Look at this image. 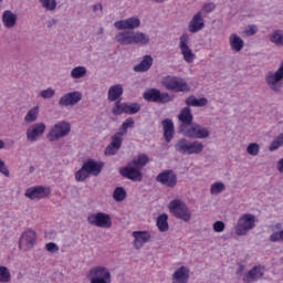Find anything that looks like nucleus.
<instances>
[{"label":"nucleus","instance_id":"f704fd0d","mask_svg":"<svg viewBox=\"0 0 283 283\" xmlns=\"http://www.w3.org/2000/svg\"><path fill=\"white\" fill-rule=\"evenodd\" d=\"M39 119V106H34L33 108L29 109L27 115L24 116V123L32 124L36 123Z\"/></svg>","mask_w":283,"mask_h":283},{"label":"nucleus","instance_id":"ea45409f","mask_svg":"<svg viewBox=\"0 0 283 283\" xmlns=\"http://www.w3.org/2000/svg\"><path fill=\"white\" fill-rule=\"evenodd\" d=\"M280 147H283V133L279 134L270 144L269 151H277Z\"/></svg>","mask_w":283,"mask_h":283},{"label":"nucleus","instance_id":"a878e982","mask_svg":"<svg viewBox=\"0 0 283 283\" xmlns=\"http://www.w3.org/2000/svg\"><path fill=\"white\" fill-rule=\"evenodd\" d=\"M149 35L145 32L133 31V45H139L140 48H145L149 45Z\"/></svg>","mask_w":283,"mask_h":283},{"label":"nucleus","instance_id":"bf43d9fd","mask_svg":"<svg viewBox=\"0 0 283 283\" xmlns=\"http://www.w3.org/2000/svg\"><path fill=\"white\" fill-rule=\"evenodd\" d=\"M56 23H59V20L52 18L51 20L46 21V28L49 30H51V28H54V25H56Z\"/></svg>","mask_w":283,"mask_h":283},{"label":"nucleus","instance_id":"052dcab7","mask_svg":"<svg viewBox=\"0 0 283 283\" xmlns=\"http://www.w3.org/2000/svg\"><path fill=\"white\" fill-rule=\"evenodd\" d=\"M276 169L280 174H283V158L276 163Z\"/></svg>","mask_w":283,"mask_h":283},{"label":"nucleus","instance_id":"0eeeda50","mask_svg":"<svg viewBox=\"0 0 283 283\" xmlns=\"http://www.w3.org/2000/svg\"><path fill=\"white\" fill-rule=\"evenodd\" d=\"M163 85L169 92H189L191 90L185 80L171 75L164 77Z\"/></svg>","mask_w":283,"mask_h":283},{"label":"nucleus","instance_id":"6e6552de","mask_svg":"<svg viewBox=\"0 0 283 283\" xmlns=\"http://www.w3.org/2000/svg\"><path fill=\"white\" fill-rule=\"evenodd\" d=\"M252 229H255V216L251 213L241 216L234 227L237 235H247Z\"/></svg>","mask_w":283,"mask_h":283},{"label":"nucleus","instance_id":"3c124183","mask_svg":"<svg viewBox=\"0 0 283 283\" xmlns=\"http://www.w3.org/2000/svg\"><path fill=\"white\" fill-rule=\"evenodd\" d=\"M54 94H56V91H54V88L52 87H49L46 90L41 91L39 96H41V98H52Z\"/></svg>","mask_w":283,"mask_h":283},{"label":"nucleus","instance_id":"a211bd4d","mask_svg":"<svg viewBox=\"0 0 283 283\" xmlns=\"http://www.w3.org/2000/svg\"><path fill=\"white\" fill-rule=\"evenodd\" d=\"M82 98L83 94L78 91L66 93L59 99V105L62 107H72L78 104Z\"/></svg>","mask_w":283,"mask_h":283},{"label":"nucleus","instance_id":"7c9ffc66","mask_svg":"<svg viewBox=\"0 0 283 283\" xmlns=\"http://www.w3.org/2000/svg\"><path fill=\"white\" fill-rule=\"evenodd\" d=\"M2 23L4 28H14L17 25V14L11 10H6L2 14Z\"/></svg>","mask_w":283,"mask_h":283},{"label":"nucleus","instance_id":"7ed1b4c3","mask_svg":"<svg viewBox=\"0 0 283 283\" xmlns=\"http://www.w3.org/2000/svg\"><path fill=\"white\" fill-rule=\"evenodd\" d=\"M168 209L178 220H182L184 222H189V220H191V211L182 200L175 199L170 201Z\"/></svg>","mask_w":283,"mask_h":283},{"label":"nucleus","instance_id":"a19ab883","mask_svg":"<svg viewBox=\"0 0 283 283\" xmlns=\"http://www.w3.org/2000/svg\"><path fill=\"white\" fill-rule=\"evenodd\" d=\"M226 189H227V187L224 186L223 182L217 181L211 185L210 193H211V196H218V193H222V191H224Z\"/></svg>","mask_w":283,"mask_h":283},{"label":"nucleus","instance_id":"f03ea898","mask_svg":"<svg viewBox=\"0 0 283 283\" xmlns=\"http://www.w3.org/2000/svg\"><path fill=\"white\" fill-rule=\"evenodd\" d=\"M179 132L186 138H195V139H205L209 138V129L207 127H202L200 124L191 123L188 126H179Z\"/></svg>","mask_w":283,"mask_h":283},{"label":"nucleus","instance_id":"338daca9","mask_svg":"<svg viewBox=\"0 0 283 283\" xmlns=\"http://www.w3.org/2000/svg\"><path fill=\"white\" fill-rule=\"evenodd\" d=\"M29 172H30V174H34V166H30V167H29Z\"/></svg>","mask_w":283,"mask_h":283},{"label":"nucleus","instance_id":"423d86ee","mask_svg":"<svg viewBox=\"0 0 283 283\" xmlns=\"http://www.w3.org/2000/svg\"><path fill=\"white\" fill-rule=\"evenodd\" d=\"M72 132V126L67 122H59L52 126L50 132L46 134V138L50 143H55L60 138H65Z\"/></svg>","mask_w":283,"mask_h":283},{"label":"nucleus","instance_id":"5fc2aeb1","mask_svg":"<svg viewBox=\"0 0 283 283\" xmlns=\"http://www.w3.org/2000/svg\"><path fill=\"white\" fill-rule=\"evenodd\" d=\"M0 174L2 176H6V178H10V170H8V167L6 166V161L0 158Z\"/></svg>","mask_w":283,"mask_h":283},{"label":"nucleus","instance_id":"0e129e2a","mask_svg":"<svg viewBox=\"0 0 283 283\" xmlns=\"http://www.w3.org/2000/svg\"><path fill=\"white\" fill-rule=\"evenodd\" d=\"M105 33V29L103 27H101L98 30H97V34L101 35V34H104Z\"/></svg>","mask_w":283,"mask_h":283},{"label":"nucleus","instance_id":"393cba45","mask_svg":"<svg viewBox=\"0 0 283 283\" xmlns=\"http://www.w3.org/2000/svg\"><path fill=\"white\" fill-rule=\"evenodd\" d=\"M189 282V268L180 266L172 274V283H188Z\"/></svg>","mask_w":283,"mask_h":283},{"label":"nucleus","instance_id":"f3484780","mask_svg":"<svg viewBox=\"0 0 283 283\" xmlns=\"http://www.w3.org/2000/svg\"><path fill=\"white\" fill-rule=\"evenodd\" d=\"M123 136L125 133H116L112 137L111 144L105 148V156H116L120 147H123Z\"/></svg>","mask_w":283,"mask_h":283},{"label":"nucleus","instance_id":"8fccbe9b","mask_svg":"<svg viewBox=\"0 0 283 283\" xmlns=\"http://www.w3.org/2000/svg\"><path fill=\"white\" fill-rule=\"evenodd\" d=\"M130 127H134V118L129 117L127 118L120 126V130L119 133L122 134H127V130L130 128Z\"/></svg>","mask_w":283,"mask_h":283},{"label":"nucleus","instance_id":"58836bf2","mask_svg":"<svg viewBox=\"0 0 283 283\" xmlns=\"http://www.w3.org/2000/svg\"><path fill=\"white\" fill-rule=\"evenodd\" d=\"M127 198V191L123 187L115 188L113 192V199L115 202H123Z\"/></svg>","mask_w":283,"mask_h":283},{"label":"nucleus","instance_id":"79ce46f5","mask_svg":"<svg viewBox=\"0 0 283 283\" xmlns=\"http://www.w3.org/2000/svg\"><path fill=\"white\" fill-rule=\"evenodd\" d=\"M10 280H12L10 270L3 265H0V283H8Z\"/></svg>","mask_w":283,"mask_h":283},{"label":"nucleus","instance_id":"20e7f679","mask_svg":"<svg viewBox=\"0 0 283 283\" xmlns=\"http://www.w3.org/2000/svg\"><path fill=\"white\" fill-rule=\"evenodd\" d=\"M87 280L90 283H112V273L103 265L93 266L88 270Z\"/></svg>","mask_w":283,"mask_h":283},{"label":"nucleus","instance_id":"9d476101","mask_svg":"<svg viewBox=\"0 0 283 283\" xmlns=\"http://www.w3.org/2000/svg\"><path fill=\"white\" fill-rule=\"evenodd\" d=\"M45 129H48V126H45V123L43 122L32 124L25 132L27 142L36 143V140L45 134Z\"/></svg>","mask_w":283,"mask_h":283},{"label":"nucleus","instance_id":"37998d69","mask_svg":"<svg viewBox=\"0 0 283 283\" xmlns=\"http://www.w3.org/2000/svg\"><path fill=\"white\" fill-rule=\"evenodd\" d=\"M87 178H90V172H87L85 166H82V168L75 172V180L77 182H84Z\"/></svg>","mask_w":283,"mask_h":283},{"label":"nucleus","instance_id":"aec40b11","mask_svg":"<svg viewBox=\"0 0 283 283\" xmlns=\"http://www.w3.org/2000/svg\"><path fill=\"white\" fill-rule=\"evenodd\" d=\"M205 28V17L202 13H196L192 19L190 20L188 24V31L191 32V34H197V32H200Z\"/></svg>","mask_w":283,"mask_h":283},{"label":"nucleus","instance_id":"dca6fc26","mask_svg":"<svg viewBox=\"0 0 283 283\" xmlns=\"http://www.w3.org/2000/svg\"><path fill=\"white\" fill-rule=\"evenodd\" d=\"M116 30H138L140 28V19L138 17H130L124 20H118L114 23Z\"/></svg>","mask_w":283,"mask_h":283},{"label":"nucleus","instance_id":"6e6d98bb","mask_svg":"<svg viewBox=\"0 0 283 283\" xmlns=\"http://www.w3.org/2000/svg\"><path fill=\"white\" fill-rule=\"evenodd\" d=\"M45 249L49 251V253H56V251H59V245H56L54 242H50L46 243Z\"/></svg>","mask_w":283,"mask_h":283},{"label":"nucleus","instance_id":"c85d7f7f","mask_svg":"<svg viewBox=\"0 0 283 283\" xmlns=\"http://www.w3.org/2000/svg\"><path fill=\"white\" fill-rule=\"evenodd\" d=\"M229 43H230V48L231 50H233V52H242L243 48H244V40H242V38H240V35L232 33L229 36Z\"/></svg>","mask_w":283,"mask_h":283},{"label":"nucleus","instance_id":"412c9836","mask_svg":"<svg viewBox=\"0 0 283 283\" xmlns=\"http://www.w3.org/2000/svg\"><path fill=\"white\" fill-rule=\"evenodd\" d=\"M84 169L88 172V176H98L103 171L104 164L94 159H88L83 163Z\"/></svg>","mask_w":283,"mask_h":283},{"label":"nucleus","instance_id":"1a4fd4ad","mask_svg":"<svg viewBox=\"0 0 283 283\" xmlns=\"http://www.w3.org/2000/svg\"><path fill=\"white\" fill-rule=\"evenodd\" d=\"M88 224L99 229H112V217L105 212L92 213L87 217Z\"/></svg>","mask_w":283,"mask_h":283},{"label":"nucleus","instance_id":"b1692460","mask_svg":"<svg viewBox=\"0 0 283 283\" xmlns=\"http://www.w3.org/2000/svg\"><path fill=\"white\" fill-rule=\"evenodd\" d=\"M163 129H164V138L166 143H169L176 136V130L174 127V120L166 118L161 122Z\"/></svg>","mask_w":283,"mask_h":283},{"label":"nucleus","instance_id":"864d4df0","mask_svg":"<svg viewBox=\"0 0 283 283\" xmlns=\"http://www.w3.org/2000/svg\"><path fill=\"white\" fill-rule=\"evenodd\" d=\"M224 223L222 221H216L213 224H212V229L216 233H222V231H224Z\"/></svg>","mask_w":283,"mask_h":283},{"label":"nucleus","instance_id":"5701e85b","mask_svg":"<svg viewBox=\"0 0 283 283\" xmlns=\"http://www.w3.org/2000/svg\"><path fill=\"white\" fill-rule=\"evenodd\" d=\"M178 120L181 123L179 127H188V125L193 123V114H191V108L189 106H186L180 111Z\"/></svg>","mask_w":283,"mask_h":283},{"label":"nucleus","instance_id":"4be33fe9","mask_svg":"<svg viewBox=\"0 0 283 283\" xmlns=\"http://www.w3.org/2000/svg\"><path fill=\"white\" fill-rule=\"evenodd\" d=\"M115 41L119 45H134V31H120L115 35Z\"/></svg>","mask_w":283,"mask_h":283},{"label":"nucleus","instance_id":"c9c22d12","mask_svg":"<svg viewBox=\"0 0 283 283\" xmlns=\"http://www.w3.org/2000/svg\"><path fill=\"white\" fill-rule=\"evenodd\" d=\"M167 220H169L167 213H163L157 218V227L159 231H161V233L169 231V223L167 222Z\"/></svg>","mask_w":283,"mask_h":283},{"label":"nucleus","instance_id":"9b49d317","mask_svg":"<svg viewBox=\"0 0 283 283\" xmlns=\"http://www.w3.org/2000/svg\"><path fill=\"white\" fill-rule=\"evenodd\" d=\"M156 182H159V185L168 187L169 189H174V187L178 185V176L174 170L167 169L157 175Z\"/></svg>","mask_w":283,"mask_h":283},{"label":"nucleus","instance_id":"c03bdc74","mask_svg":"<svg viewBox=\"0 0 283 283\" xmlns=\"http://www.w3.org/2000/svg\"><path fill=\"white\" fill-rule=\"evenodd\" d=\"M42 8L49 12H54L56 10V0H39Z\"/></svg>","mask_w":283,"mask_h":283},{"label":"nucleus","instance_id":"69168bd1","mask_svg":"<svg viewBox=\"0 0 283 283\" xmlns=\"http://www.w3.org/2000/svg\"><path fill=\"white\" fill-rule=\"evenodd\" d=\"M3 147H6V143L0 139V149H3Z\"/></svg>","mask_w":283,"mask_h":283},{"label":"nucleus","instance_id":"39448f33","mask_svg":"<svg viewBox=\"0 0 283 283\" xmlns=\"http://www.w3.org/2000/svg\"><path fill=\"white\" fill-rule=\"evenodd\" d=\"M265 83L271 90V92H274L275 94H280L282 92V85H283V64L275 71H269L265 74Z\"/></svg>","mask_w":283,"mask_h":283},{"label":"nucleus","instance_id":"774afa93","mask_svg":"<svg viewBox=\"0 0 283 283\" xmlns=\"http://www.w3.org/2000/svg\"><path fill=\"white\" fill-rule=\"evenodd\" d=\"M155 3H165V0H154Z\"/></svg>","mask_w":283,"mask_h":283},{"label":"nucleus","instance_id":"09e8293b","mask_svg":"<svg viewBox=\"0 0 283 283\" xmlns=\"http://www.w3.org/2000/svg\"><path fill=\"white\" fill-rule=\"evenodd\" d=\"M243 34H245V36H255V34H258V25L249 24L243 30Z\"/></svg>","mask_w":283,"mask_h":283},{"label":"nucleus","instance_id":"4c0bfd02","mask_svg":"<svg viewBox=\"0 0 283 283\" xmlns=\"http://www.w3.org/2000/svg\"><path fill=\"white\" fill-rule=\"evenodd\" d=\"M87 76V69L85 66H75L71 71V77L73 78H85Z\"/></svg>","mask_w":283,"mask_h":283},{"label":"nucleus","instance_id":"603ef678","mask_svg":"<svg viewBox=\"0 0 283 283\" xmlns=\"http://www.w3.org/2000/svg\"><path fill=\"white\" fill-rule=\"evenodd\" d=\"M270 242H283V229L270 235Z\"/></svg>","mask_w":283,"mask_h":283},{"label":"nucleus","instance_id":"2eb2a0df","mask_svg":"<svg viewBox=\"0 0 283 283\" xmlns=\"http://www.w3.org/2000/svg\"><path fill=\"white\" fill-rule=\"evenodd\" d=\"M36 242V232L33 230H27L22 233L19 240L20 251H30L34 243Z\"/></svg>","mask_w":283,"mask_h":283},{"label":"nucleus","instance_id":"a18cd8bd","mask_svg":"<svg viewBox=\"0 0 283 283\" xmlns=\"http://www.w3.org/2000/svg\"><path fill=\"white\" fill-rule=\"evenodd\" d=\"M216 10V4L213 2H208L203 4V7L198 11V13H201V15L209 14Z\"/></svg>","mask_w":283,"mask_h":283},{"label":"nucleus","instance_id":"c756f323","mask_svg":"<svg viewBox=\"0 0 283 283\" xmlns=\"http://www.w3.org/2000/svg\"><path fill=\"white\" fill-rule=\"evenodd\" d=\"M24 196L30 198V200H41V198H45V188H29L27 189Z\"/></svg>","mask_w":283,"mask_h":283},{"label":"nucleus","instance_id":"bb28decb","mask_svg":"<svg viewBox=\"0 0 283 283\" xmlns=\"http://www.w3.org/2000/svg\"><path fill=\"white\" fill-rule=\"evenodd\" d=\"M135 249H143V244H146L148 240H151V234L148 232H133Z\"/></svg>","mask_w":283,"mask_h":283},{"label":"nucleus","instance_id":"6ab92c4d","mask_svg":"<svg viewBox=\"0 0 283 283\" xmlns=\"http://www.w3.org/2000/svg\"><path fill=\"white\" fill-rule=\"evenodd\" d=\"M263 277H264V268L261 265H255L243 275L242 280L244 283H253V282H258V280H262Z\"/></svg>","mask_w":283,"mask_h":283},{"label":"nucleus","instance_id":"473e14b6","mask_svg":"<svg viewBox=\"0 0 283 283\" xmlns=\"http://www.w3.org/2000/svg\"><path fill=\"white\" fill-rule=\"evenodd\" d=\"M270 41L277 48H283V30L282 29L274 30L270 34Z\"/></svg>","mask_w":283,"mask_h":283},{"label":"nucleus","instance_id":"2f4dec72","mask_svg":"<svg viewBox=\"0 0 283 283\" xmlns=\"http://www.w3.org/2000/svg\"><path fill=\"white\" fill-rule=\"evenodd\" d=\"M107 96L108 101L112 103H114V101H118V98L123 96V85L115 84L111 86Z\"/></svg>","mask_w":283,"mask_h":283},{"label":"nucleus","instance_id":"f8f14e48","mask_svg":"<svg viewBox=\"0 0 283 283\" xmlns=\"http://www.w3.org/2000/svg\"><path fill=\"white\" fill-rule=\"evenodd\" d=\"M144 99L148 101V103H169L171 97L169 93H161L158 88H150L144 93Z\"/></svg>","mask_w":283,"mask_h":283},{"label":"nucleus","instance_id":"4468645a","mask_svg":"<svg viewBox=\"0 0 283 283\" xmlns=\"http://www.w3.org/2000/svg\"><path fill=\"white\" fill-rule=\"evenodd\" d=\"M119 174L123 178L133 180V182H140V180H143V172H140V168H137L130 163H128L126 167L122 168Z\"/></svg>","mask_w":283,"mask_h":283},{"label":"nucleus","instance_id":"13d9d810","mask_svg":"<svg viewBox=\"0 0 283 283\" xmlns=\"http://www.w3.org/2000/svg\"><path fill=\"white\" fill-rule=\"evenodd\" d=\"M209 103V99L207 97H201L197 99V107H205Z\"/></svg>","mask_w":283,"mask_h":283},{"label":"nucleus","instance_id":"e2e57ef3","mask_svg":"<svg viewBox=\"0 0 283 283\" xmlns=\"http://www.w3.org/2000/svg\"><path fill=\"white\" fill-rule=\"evenodd\" d=\"M242 271H244V265L240 264L237 270V275H240V273H242Z\"/></svg>","mask_w":283,"mask_h":283},{"label":"nucleus","instance_id":"e433bc0d","mask_svg":"<svg viewBox=\"0 0 283 283\" xmlns=\"http://www.w3.org/2000/svg\"><path fill=\"white\" fill-rule=\"evenodd\" d=\"M140 112V104L138 103H124V114H138Z\"/></svg>","mask_w":283,"mask_h":283},{"label":"nucleus","instance_id":"49530a36","mask_svg":"<svg viewBox=\"0 0 283 283\" xmlns=\"http://www.w3.org/2000/svg\"><path fill=\"white\" fill-rule=\"evenodd\" d=\"M247 153L250 156H258L260 154V145L258 143H251L247 147Z\"/></svg>","mask_w":283,"mask_h":283},{"label":"nucleus","instance_id":"680f3d73","mask_svg":"<svg viewBox=\"0 0 283 283\" xmlns=\"http://www.w3.org/2000/svg\"><path fill=\"white\" fill-rule=\"evenodd\" d=\"M98 10H103V4L98 3L93 6V12H98Z\"/></svg>","mask_w":283,"mask_h":283},{"label":"nucleus","instance_id":"cd10ccee","mask_svg":"<svg viewBox=\"0 0 283 283\" xmlns=\"http://www.w3.org/2000/svg\"><path fill=\"white\" fill-rule=\"evenodd\" d=\"M154 65V57L151 55H145L139 64H136L133 70L134 72H148Z\"/></svg>","mask_w":283,"mask_h":283},{"label":"nucleus","instance_id":"ddd939ff","mask_svg":"<svg viewBox=\"0 0 283 283\" xmlns=\"http://www.w3.org/2000/svg\"><path fill=\"white\" fill-rule=\"evenodd\" d=\"M179 49L186 63H193L196 61V53L189 48L188 34H182L179 38Z\"/></svg>","mask_w":283,"mask_h":283},{"label":"nucleus","instance_id":"4d7b16f0","mask_svg":"<svg viewBox=\"0 0 283 283\" xmlns=\"http://www.w3.org/2000/svg\"><path fill=\"white\" fill-rule=\"evenodd\" d=\"M198 98L190 96L186 99V105L197 107Z\"/></svg>","mask_w":283,"mask_h":283},{"label":"nucleus","instance_id":"72a5a7b5","mask_svg":"<svg viewBox=\"0 0 283 283\" xmlns=\"http://www.w3.org/2000/svg\"><path fill=\"white\" fill-rule=\"evenodd\" d=\"M129 163L133 164L134 167L140 170L143 169V167L147 165V163H149V157L147 156V154H140Z\"/></svg>","mask_w":283,"mask_h":283},{"label":"nucleus","instance_id":"f257e3e1","mask_svg":"<svg viewBox=\"0 0 283 283\" xmlns=\"http://www.w3.org/2000/svg\"><path fill=\"white\" fill-rule=\"evenodd\" d=\"M175 151L184 156H193L205 151V144L202 142H189L187 138H181L175 144Z\"/></svg>","mask_w":283,"mask_h":283},{"label":"nucleus","instance_id":"de8ad7c7","mask_svg":"<svg viewBox=\"0 0 283 283\" xmlns=\"http://www.w3.org/2000/svg\"><path fill=\"white\" fill-rule=\"evenodd\" d=\"M114 116H120V114H125V104L120 102H116L115 106L112 109Z\"/></svg>","mask_w":283,"mask_h":283}]
</instances>
